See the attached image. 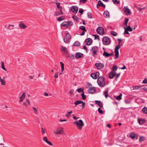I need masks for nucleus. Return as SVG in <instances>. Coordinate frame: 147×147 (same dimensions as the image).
<instances>
[{"instance_id": "nucleus-1", "label": "nucleus", "mask_w": 147, "mask_h": 147, "mask_svg": "<svg viewBox=\"0 0 147 147\" xmlns=\"http://www.w3.org/2000/svg\"><path fill=\"white\" fill-rule=\"evenodd\" d=\"M97 83L100 86L104 87L105 85V78L102 76L100 77L98 79Z\"/></svg>"}, {"instance_id": "nucleus-2", "label": "nucleus", "mask_w": 147, "mask_h": 147, "mask_svg": "<svg viewBox=\"0 0 147 147\" xmlns=\"http://www.w3.org/2000/svg\"><path fill=\"white\" fill-rule=\"evenodd\" d=\"M74 124L76 126L79 130H81L82 129L83 125V123L82 121L80 119L79 121H77L74 122Z\"/></svg>"}, {"instance_id": "nucleus-3", "label": "nucleus", "mask_w": 147, "mask_h": 147, "mask_svg": "<svg viewBox=\"0 0 147 147\" xmlns=\"http://www.w3.org/2000/svg\"><path fill=\"white\" fill-rule=\"evenodd\" d=\"M102 41L104 45H107L110 44L111 39L108 36H105L103 38Z\"/></svg>"}, {"instance_id": "nucleus-4", "label": "nucleus", "mask_w": 147, "mask_h": 147, "mask_svg": "<svg viewBox=\"0 0 147 147\" xmlns=\"http://www.w3.org/2000/svg\"><path fill=\"white\" fill-rule=\"evenodd\" d=\"M96 31L100 35H103L105 33L103 28L101 27H98Z\"/></svg>"}, {"instance_id": "nucleus-5", "label": "nucleus", "mask_w": 147, "mask_h": 147, "mask_svg": "<svg viewBox=\"0 0 147 147\" xmlns=\"http://www.w3.org/2000/svg\"><path fill=\"white\" fill-rule=\"evenodd\" d=\"M64 132L63 128L61 127L58 128L55 130V133L57 135L62 134Z\"/></svg>"}, {"instance_id": "nucleus-6", "label": "nucleus", "mask_w": 147, "mask_h": 147, "mask_svg": "<svg viewBox=\"0 0 147 147\" xmlns=\"http://www.w3.org/2000/svg\"><path fill=\"white\" fill-rule=\"evenodd\" d=\"M71 38V36L70 34L68 33H67L66 34V37L64 38L63 40L65 43H69Z\"/></svg>"}, {"instance_id": "nucleus-7", "label": "nucleus", "mask_w": 147, "mask_h": 147, "mask_svg": "<svg viewBox=\"0 0 147 147\" xmlns=\"http://www.w3.org/2000/svg\"><path fill=\"white\" fill-rule=\"evenodd\" d=\"M74 103L76 105V106L79 104H82V105H81V107L82 108H84L85 106V102L80 100H76Z\"/></svg>"}, {"instance_id": "nucleus-8", "label": "nucleus", "mask_w": 147, "mask_h": 147, "mask_svg": "<svg viewBox=\"0 0 147 147\" xmlns=\"http://www.w3.org/2000/svg\"><path fill=\"white\" fill-rule=\"evenodd\" d=\"M99 76V72H97L95 73H92L91 74L90 76L93 79H96Z\"/></svg>"}, {"instance_id": "nucleus-9", "label": "nucleus", "mask_w": 147, "mask_h": 147, "mask_svg": "<svg viewBox=\"0 0 147 147\" xmlns=\"http://www.w3.org/2000/svg\"><path fill=\"white\" fill-rule=\"evenodd\" d=\"M85 42L87 45L89 46L92 44V40L91 38H88L85 40Z\"/></svg>"}, {"instance_id": "nucleus-10", "label": "nucleus", "mask_w": 147, "mask_h": 147, "mask_svg": "<svg viewBox=\"0 0 147 147\" xmlns=\"http://www.w3.org/2000/svg\"><path fill=\"white\" fill-rule=\"evenodd\" d=\"M123 10L127 15H129L131 13L129 9L127 7H124Z\"/></svg>"}, {"instance_id": "nucleus-11", "label": "nucleus", "mask_w": 147, "mask_h": 147, "mask_svg": "<svg viewBox=\"0 0 147 147\" xmlns=\"http://www.w3.org/2000/svg\"><path fill=\"white\" fill-rule=\"evenodd\" d=\"M95 66L98 69H100L104 67V65L102 63H96L95 64Z\"/></svg>"}, {"instance_id": "nucleus-12", "label": "nucleus", "mask_w": 147, "mask_h": 147, "mask_svg": "<svg viewBox=\"0 0 147 147\" xmlns=\"http://www.w3.org/2000/svg\"><path fill=\"white\" fill-rule=\"evenodd\" d=\"M78 9V8L76 6H73L71 7V10L74 13H77Z\"/></svg>"}, {"instance_id": "nucleus-13", "label": "nucleus", "mask_w": 147, "mask_h": 147, "mask_svg": "<svg viewBox=\"0 0 147 147\" xmlns=\"http://www.w3.org/2000/svg\"><path fill=\"white\" fill-rule=\"evenodd\" d=\"M116 74V73L115 71H112L109 74V78L110 79L113 78Z\"/></svg>"}, {"instance_id": "nucleus-14", "label": "nucleus", "mask_w": 147, "mask_h": 147, "mask_svg": "<svg viewBox=\"0 0 147 147\" xmlns=\"http://www.w3.org/2000/svg\"><path fill=\"white\" fill-rule=\"evenodd\" d=\"M19 26L22 29H25L27 28V26L25 25L24 23L22 21L20 22Z\"/></svg>"}, {"instance_id": "nucleus-15", "label": "nucleus", "mask_w": 147, "mask_h": 147, "mask_svg": "<svg viewBox=\"0 0 147 147\" xmlns=\"http://www.w3.org/2000/svg\"><path fill=\"white\" fill-rule=\"evenodd\" d=\"M42 139L49 145L50 146H53V144L52 142L48 141L47 137H43Z\"/></svg>"}, {"instance_id": "nucleus-16", "label": "nucleus", "mask_w": 147, "mask_h": 147, "mask_svg": "<svg viewBox=\"0 0 147 147\" xmlns=\"http://www.w3.org/2000/svg\"><path fill=\"white\" fill-rule=\"evenodd\" d=\"M95 89L94 87L90 88L88 90L89 93L93 94L95 91Z\"/></svg>"}, {"instance_id": "nucleus-17", "label": "nucleus", "mask_w": 147, "mask_h": 147, "mask_svg": "<svg viewBox=\"0 0 147 147\" xmlns=\"http://www.w3.org/2000/svg\"><path fill=\"white\" fill-rule=\"evenodd\" d=\"M75 56L76 58H79L83 57V54L81 53L77 52L76 53Z\"/></svg>"}, {"instance_id": "nucleus-18", "label": "nucleus", "mask_w": 147, "mask_h": 147, "mask_svg": "<svg viewBox=\"0 0 147 147\" xmlns=\"http://www.w3.org/2000/svg\"><path fill=\"white\" fill-rule=\"evenodd\" d=\"M63 14V13L62 12V10H60L59 11H56L55 13L54 16H57L61 14Z\"/></svg>"}, {"instance_id": "nucleus-19", "label": "nucleus", "mask_w": 147, "mask_h": 147, "mask_svg": "<svg viewBox=\"0 0 147 147\" xmlns=\"http://www.w3.org/2000/svg\"><path fill=\"white\" fill-rule=\"evenodd\" d=\"M98 6H102L104 7H105V5L102 2L100 1L99 0L98 1V4L97 5L96 7H98Z\"/></svg>"}, {"instance_id": "nucleus-20", "label": "nucleus", "mask_w": 147, "mask_h": 147, "mask_svg": "<svg viewBox=\"0 0 147 147\" xmlns=\"http://www.w3.org/2000/svg\"><path fill=\"white\" fill-rule=\"evenodd\" d=\"M95 104L98 105L100 107H103V105L102 103L99 100H95Z\"/></svg>"}, {"instance_id": "nucleus-21", "label": "nucleus", "mask_w": 147, "mask_h": 147, "mask_svg": "<svg viewBox=\"0 0 147 147\" xmlns=\"http://www.w3.org/2000/svg\"><path fill=\"white\" fill-rule=\"evenodd\" d=\"M61 26L65 27L66 28H68V23L67 22L64 21L62 23L61 25Z\"/></svg>"}, {"instance_id": "nucleus-22", "label": "nucleus", "mask_w": 147, "mask_h": 147, "mask_svg": "<svg viewBox=\"0 0 147 147\" xmlns=\"http://www.w3.org/2000/svg\"><path fill=\"white\" fill-rule=\"evenodd\" d=\"M104 16L105 18H108L109 17V13L108 11H105L104 13Z\"/></svg>"}, {"instance_id": "nucleus-23", "label": "nucleus", "mask_w": 147, "mask_h": 147, "mask_svg": "<svg viewBox=\"0 0 147 147\" xmlns=\"http://www.w3.org/2000/svg\"><path fill=\"white\" fill-rule=\"evenodd\" d=\"M61 51H64L65 53H67L68 51L66 47H63L62 46H61Z\"/></svg>"}, {"instance_id": "nucleus-24", "label": "nucleus", "mask_w": 147, "mask_h": 147, "mask_svg": "<svg viewBox=\"0 0 147 147\" xmlns=\"http://www.w3.org/2000/svg\"><path fill=\"white\" fill-rule=\"evenodd\" d=\"M138 120L139 122V124L142 125L144 123H145V120L144 119H139L138 118Z\"/></svg>"}, {"instance_id": "nucleus-25", "label": "nucleus", "mask_w": 147, "mask_h": 147, "mask_svg": "<svg viewBox=\"0 0 147 147\" xmlns=\"http://www.w3.org/2000/svg\"><path fill=\"white\" fill-rule=\"evenodd\" d=\"M1 68L2 69H3L5 71H7V69H6L4 66V62L3 61H1Z\"/></svg>"}, {"instance_id": "nucleus-26", "label": "nucleus", "mask_w": 147, "mask_h": 147, "mask_svg": "<svg viewBox=\"0 0 147 147\" xmlns=\"http://www.w3.org/2000/svg\"><path fill=\"white\" fill-rule=\"evenodd\" d=\"M65 19L64 16H60L57 18V20L58 21H60L63 20Z\"/></svg>"}, {"instance_id": "nucleus-27", "label": "nucleus", "mask_w": 147, "mask_h": 147, "mask_svg": "<svg viewBox=\"0 0 147 147\" xmlns=\"http://www.w3.org/2000/svg\"><path fill=\"white\" fill-rule=\"evenodd\" d=\"M115 58L117 59L118 58L119 56V52L118 51H115Z\"/></svg>"}, {"instance_id": "nucleus-28", "label": "nucleus", "mask_w": 147, "mask_h": 147, "mask_svg": "<svg viewBox=\"0 0 147 147\" xmlns=\"http://www.w3.org/2000/svg\"><path fill=\"white\" fill-rule=\"evenodd\" d=\"M103 55L104 56L107 57H108L109 56V53L105 52V51H104V53H103Z\"/></svg>"}, {"instance_id": "nucleus-29", "label": "nucleus", "mask_w": 147, "mask_h": 147, "mask_svg": "<svg viewBox=\"0 0 147 147\" xmlns=\"http://www.w3.org/2000/svg\"><path fill=\"white\" fill-rule=\"evenodd\" d=\"M80 43L78 41H76L73 44L74 46H80Z\"/></svg>"}, {"instance_id": "nucleus-30", "label": "nucleus", "mask_w": 147, "mask_h": 147, "mask_svg": "<svg viewBox=\"0 0 147 147\" xmlns=\"http://www.w3.org/2000/svg\"><path fill=\"white\" fill-rule=\"evenodd\" d=\"M60 64L61 65V71L62 72L64 70V64L62 62H60Z\"/></svg>"}, {"instance_id": "nucleus-31", "label": "nucleus", "mask_w": 147, "mask_h": 147, "mask_svg": "<svg viewBox=\"0 0 147 147\" xmlns=\"http://www.w3.org/2000/svg\"><path fill=\"white\" fill-rule=\"evenodd\" d=\"M122 96V94L120 93L119 96L115 98V99L118 100H120L121 99V97Z\"/></svg>"}, {"instance_id": "nucleus-32", "label": "nucleus", "mask_w": 147, "mask_h": 147, "mask_svg": "<svg viewBox=\"0 0 147 147\" xmlns=\"http://www.w3.org/2000/svg\"><path fill=\"white\" fill-rule=\"evenodd\" d=\"M79 28L80 29L82 30L83 31H87V30H86V29L85 28V27L83 26H80L79 27Z\"/></svg>"}, {"instance_id": "nucleus-33", "label": "nucleus", "mask_w": 147, "mask_h": 147, "mask_svg": "<svg viewBox=\"0 0 147 147\" xmlns=\"http://www.w3.org/2000/svg\"><path fill=\"white\" fill-rule=\"evenodd\" d=\"M98 48L97 46H94L92 48V51H98Z\"/></svg>"}, {"instance_id": "nucleus-34", "label": "nucleus", "mask_w": 147, "mask_h": 147, "mask_svg": "<svg viewBox=\"0 0 147 147\" xmlns=\"http://www.w3.org/2000/svg\"><path fill=\"white\" fill-rule=\"evenodd\" d=\"M142 111L145 114H147V108L146 107H144L142 109Z\"/></svg>"}, {"instance_id": "nucleus-35", "label": "nucleus", "mask_w": 147, "mask_h": 147, "mask_svg": "<svg viewBox=\"0 0 147 147\" xmlns=\"http://www.w3.org/2000/svg\"><path fill=\"white\" fill-rule=\"evenodd\" d=\"M135 134L134 133H131L130 135V138L132 139H134L135 138Z\"/></svg>"}, {"instance_id": "nucleus-36", "label": "nucleus", "mask_w": 147, "mask_h": 147, "mask_svg": "<svg viewBox=\"0 0 147 147\" xmlns=\"http://www.w3.org/2000/svg\"><path fill=\"white\" fill-rule=\"evenodd\" d=\"M121 47L120 45L118 44L116 46L115 49V51H118L119 49Z\"/></svg>"}, {"instance_id": "nucleus-37", "label": "nucleus", "mask_w": 147, "mask_h": 147, "mask_svg": "<svg viewBox=\"0 0 147 147\" xmlns=\"http://www.w3.org/2000/svg\"><path fill=\"white\" fill-rule=\"evenodd\" d=\"M92 86V84L89 83V82H88L87 83V85H86V88H91Z\"/></svg>"}, {"instance_id": "nucleus-38", "label": "nucleus", "mask_w": 147, "mask_h": 147, "mask_svg": "<svg viewBox=\"0 0 147 147\" xmlns=\"http://www.w3.org/2000/svg\"><path fill=\"white\" fill-rule=\"evenodd\" d=\"M111 34L114 36H116L117 35V33L115 32L111 31Z\"/></svg>"}, {"instance_id": "nucleus-39", "label": "nucleus", "mask_w": 147, "mask_h": 147, "mask_svg": "<svg viewBox=\"0 0 147 147\" xmlns=\"http://www.w3.org/2000/svg\"><path fill=\"white\" fill-rule=\"evenodd\" d=\"M56 4L57 5V7L59 9H60V10H62V7H61L60 6V3H56Z\"/></svg>"}, {"instance_id": "nucleus-40", "label": "nucleus", "mask_w": 147, "mask_h": 147, "mask_svg": "<svg viewBox=\"0 0 147 147\" xmlns=\"http://www.w3.org/2000/svg\"><path fill=\"white\" fill-rule=\"evenodd\" d=\"M108 92H109L108 90H106V91L104 92V94L106 98H107V97L109 96L108 94Z\"/></svg>"}, {"instance_id": "nucleus-41", "label": "nucleus", "mask_w": 147, "mask_h": 147, "mask_svg": "<svg viewBox=\"0 0 147 147\" xmlns=\"http://www.w3.org/2000/svg\"><path fill=\"white\" fill-rule=\"evenodd\" d=\"M124 21V24L126 26H127L129 21V20L127 18H125V19Z\"/></svg>"}, {"instance_id": "nucleus-42", "label": "nucleus", "mask_w": 147, "mask_h": 147, "mask_svg": "<svg viewBox=\"0 0 147 147\" xmlns=\"http://www.w3.org/2000/svg\"><path fill=\"white\" fill-rule=\"evenodd\" d=\"M112 1L114 4H119L120 2L119 0L117 1V0H112Z\"/></svg>"}, {"instance_id": "nucleus-43", "label": "nucleus", "mask_w": 147, "mask_h": 147, "mask_svg": "<svg viewBox=\"0 0 147 147\" xmlns=\"http://www.w3.org/2000/svg\"><path fill=\"white\" fill-rule=\"evenodd\" d=\"M98 51H92V55L94 57H96V56L97 55V52Z\"/></svg>"}, {"instance_id": "nucleus-44", "label": "nucleus", "mask_w": 147, "mask_h": 147, "mask_svg": "<svg viewBox=\"0 0 147 147\" xmlns=\"http://www.w3.org/2000/svg\"><path fill=\"white\" fill-rule=\"evenodd\" d=\"M87 15L88 18L90 19L92 18V17L91 13L89 12H88L87 13Z\"/></svg>"}, {"instance_id": "nucleus-45", "label": "nucleus", "mask_w": 147, "mask_h": 147, "mask_svg": "<svg viewBox=\"0 0 147 147\" xmlns=\"http://www.w3.org/2000/svg\"><path fill=\"white\" fill-rule=\"evenodd\" d=\"M32 109L35 114H37L38 113V111L36 108L34 107H33Z\"/></svg>"}, {"instance_id": "nucleus-46", "label": "nucleus", "mask_w": 147, "mask_h": 147, "mask_svg": "<svg viewBox=\"0 0 147 147\" xmlns=\"http://www.w3.org/2000/svg\"><path fill=\"white\" fill-rule=\"evenodd\" d=\"M81 95L83 99L84 100L86 98V97L84 94V92H83L81 94Z\"/></svg>"}, {"instance_id": "nucleus-47", "label": "nucleus", "mask_w": 147, "mask_h": 147, "mask_svg": "<svg viewBox=\"0 0 147 147\" xmlns=\"http://www.w3.org/2000/svg\"><path fill=\"white\" fill-rule=\"evenodd\" d=\"M137 9L138 10H139V11H140V12L141 11H142V9H145L146 8V7H142V8H140V7H137Z\"/></svg>"}, {"instance_id": "nucleus-48", "label": "nucleus", "mask_w": 147, "mask_h": 147, "mask_svg": "<svg viewBox=\"0 0 147 147\" xmlns=\"http://www.w3.org/2000/svg\"><path fill=\"white\" fill-rule=\"evenodd\" d=\"M72 18L76 22L78 21V18L77 17L75 16H73L72 17Z\"/></svg>"}, {"instance_id": "nucleus-49", "label": "nucleus", "mask_w": 147, "mask_h": 147, "mask_svg": "<svg viewBox=\"0 0 147 147\" xmlns=\"http://www.w3.org/2000/svg\"><path fill=\"white\" fill-rule=\"evenodd\" d=\"M83 89H82V88H79L78 89L77 91L79 93H80L81 92H83Z\"/></svg>"}, {"instance_id": "nucleus-50", "label": "nucleus", "mask_w": 147, "mask_h": 147, "mask_svg": "<svg viewBox=\"0 0 147 147\" xmlns=\"http://www.w3.org/2000/svg\"><path fill=\"white\" fill-rule=\"evenodd\" d=\"M117 65H115V66H113L112 67V70L113 71H116L117 69Z\"/></svg>"}, {"instance_id": "nucleus-51", "label": "nucleus", "mask_w": 147, "mask_h": 147, "mask_svg": "<svg viewBox=\"0 0 147 147\" xmlns=\"http://www.w3.org/2000/svg\"><path fill=\"white\" fill-rule=\"evenodd\" d=\"M126 29L129 31L131 32L132 31V29L130 26L127 27Z\"/></svg>"}, {"instance_id": "nucleus-52", "label": "nucleus", "mask_w": 147, "mask_h": 147, "mask_svg": "<svg viewBox=\"0 0 147 147\" xmlns=\"http://www.w3.org/2000/svg\"><path fill=\"white\" fill-rule=\"evenodd\" d=\"M141 87V86H133V90H137L139 88Z\"/></svg>"}, {"instance_id": "nucleus-53", "label": "nucleus", "mask_w": 147, "mask_h": 147, "mask_svg": "<svg viewBox=\"0 0 147 147\" xmlns=\"http://www.w3.org/2000/svg\"><path fill=\"white\" fill-rule=\"evenodd\" d=\"M124 28L125 29V31L124 32L123 34H129V33L128 32V31L126 29V28L125 27H124Z\"/></svg>"}, {"instance_id": "nucleus-54", "label": "nucleus", "mask_w": 147, "mask_h": 147, "mask_svg": "<svg viewBox=\"0 0 147 147\" xmlns=\"http://www.w3.org/2000/svg\"><path fill=\"white\" fill-rule=\"evenodd\" d=\"M144 138L143 136H141L139 139V141L140 142H142L144 141Z\"/></svg>"}, {"instance_id": "nucleus-55", "label": "nucleus", "mask_w": 147, "mask_h": 147, "mask_svg": "<svg viewBox=\"0 0 147 147\" xmlns=\"http://www.w3.org/2000/svg\"><path fill=\"white\" fill-rule=\"evenodd\" d=\"M72 113V111H68L67 112V113L65 115V116L67 117L69 116Z\"/></svg>"}, {"instance_id": "nucleus-56", "label": "nucleus", "mask_w": 147, "mask_h": 147, "mask_svg": "<svg viewBox=\"0 0 147 147\" xmlns=\"http://www.w3.org/2000/svg\"><path fill=\"white\" fill-rule=\"evenodd\" d=\"M98 111L99 113H100L103 114V111L102 109H101L100 108H98Z\"/></svg>"}, {"instance_id": "nucleus-57", "label": "nucleus", "mask_w": 147, "mask_h": 147, "mask_svg": "<svg viewBox=\"0 0 147 147\" xmlns=\"http://www.w3.org/2000/svg\"><path fill=\"white\" fill-rule=\"evenodd\" d=\"M0 82H1V84L3 85H5V80H3V79H2L0 81Z\"/></svg>"}, {"instance_id": "nucleus-58", "label": "nucleus", "mask_w": 147, "mask_h": 147, "mask_svg": "<svg viewBox=\"0 0 147 147\" xmlns=\"http://www.w3.org/2000/svg\"><path fill=\"white\" fill-rule=\"evenodd\" d=\"M67 23H68V26L69 25L70 26L73 25V23L71 21H68L67 22Z\"/></svg>"}, {"instance_id": "nucleus-59", "label": "nucleus", "mask_w": 147, "mask_h": 147, "mask_svg": "<svg viewBox=\"0 0 147 147\" xmlns=\"http://www.w3.org/2000/svg\"><path fill=\"white\" fill-rule=\"evenodd\" d=\"M26 96V93L24 92L23 93L21 96L20 97L21 98H22L23 99L25 98V96Z\"/></svg>"}, {"instance_id": "nucleus-60", "label": "nucleus", "mask_w": 147, "mask_h": 147, "mask_svg": "<svg viewBox=\"0 0 147 147\" xmlns=\"http://www.w3.org/2000/svg\"><path fill=\"white\" fill-rule=\"evenodd\" d=\"M83 10L82 8H80L79 9V12L81 14H82L83 13Z\"/></svg>"}, {"instance_id": "nucleus-61", "label": "nucleus", "mask_w": 147, "mask_h": 147, "mask_svg": "<svg viewBox=\"0 0 147 147\" xmlns=\"http://www.w3.org/2000/svg\"><path fill=\"white\" fill-rule=\"evenodd\" d=\"M92 35L94 36L95 37V39H98V40H99V36L98 35Z\"/></svg>"}, {"instance_id": "nucleus-62", "label": "nucleus", "mask_w": 147, "mask_h": 147, "mask_svg": "<svg viewBox=\"0 0 147 147\" xmlns=\"http://www.w3.org/2000/svg\"><path fill=\"white\" fill-rule=\"evenodd\" d=\"M83 49H85V50H86V52L87 53L88 52V49L87 48V47L85 45H84L83 46Z\"/></svg>"}, {"instance_id": "nucleus-63", "label": "nucleus", "mask_w": 147, "mask_h": 147, "mask_svg": "<svg viewBox=\"0 0 147 147\" xmlns=\"http://www.w3.org/2000/svg\"><path fill=\"white\" fill-rule=\"evenodd\" d=\"M58 72H57L56 73L54 76V77L55 78H57L58 76Z\"/></svg>"}, {"instance_id": "nucleus-64", "label": "nucleus", "mask_w": 147, "mask_h": 147, "mask_svg": "<svg viewBox=\"0 0 147 147\" xmlns=\"http://www.w3.org/2000/svg\"><path fill=\"white\" fill-rule=\"evenodd\" d=\"M69 57H70V58L71 59H73L74 57V55H73L70 54Z\"/></svg>"}]
</instances>
